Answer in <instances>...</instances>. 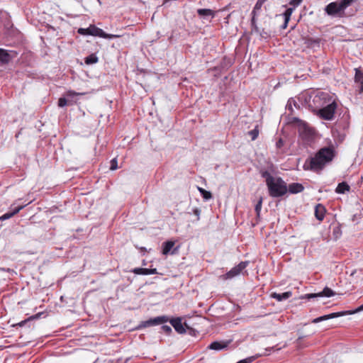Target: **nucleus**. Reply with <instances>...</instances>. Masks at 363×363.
I'll return each mask as SVG.
<instances>
[{
  "instance_id": "obj_1",
  "label": "nucleus",
  "mask_w": 363,
  "mask_h": 363,
  "mask_svg": "<svg viewBox=\"0 0 363 363\" xmlns=\"http://www.w3.org/2000/svg\"><path fill=\"white\" fill-rule=\"evenodd\" d=\"M335 147L333 144L320 148L313 157L308 159L304 164V169L320 173L325 167L330 163L335 157Z\"/></svg>"
},
{
  "instance_id": "obj_2",
  "label": "nucleus",
  "mask_w": 363,
  "mask_h": 363,
  "mask_svg": "<svg viewBox=\"0 0 363 363\" xmlns=\"http://www.w3.org/2000/svg\"><path fill=\"white\" fill-rule=\"evenodd\" d=\"M356 0H338L330 2L325 7V12L330 16L343 18L346 16L345 10Z\"/></svg>"
},
{
  "instance_id": "obj_3",
  "label": "nucleus",
  "mask_w": 363,
  "mask_h": 363,
  "mask_svg": "<svg viewBox=\"0 0 363 363\" xmlns=\"http://www.w3.org/2000/svg\"><path fill=\"white\" fill-rule=\"evenodd\" d=\"M269 194L274 198L281 197L288 191L286 183L281 178L276 177L268 185Z\"/></svg>"
},
{
  "instance_id": "obj_4",
  "label": "nucleus",
  "mask_w": 363,
  "mask_h": 363,
  "mask_svg": "<svg viewBox=\"0 0 363 363\" xmlns=\"http://www.w3.org/2000/svg\"><path fill=\"white\" fill-rule=\"evenodd\" d=\"M337 104L335 100L329 104H322V106L315 110V114L321 119L332 121L335 118Z\"/></svg>"
},
{
  "instance_id": "obj_5",
  "label": "nucleus",
  "mask_w": 363,
  "mask_h": 363,
  "mask_svg": "<svg viewBox=\"0 0 363 363\" xmlns=\"http://www.w3.org/2000/svg\"><path fill=\"white\" fill-rule=\"evenodd\" d=\"M77 32L79 34L83 35H93L109 39L113 38V35L106 33L102 29L95 26L94 25H90L86 28H80L78 29Z\"/></svg>"
},
{
  "instance_id": "obj_6",
  "label": "nucleus",
  "mask_w": 363,
  "mask_h": 363,
  "mask_svg": "<svg viewBox=\"0 0 363 363\" xmlns=\"http://www.w3.org/2000/svg\"><path fill=\"white\" fill-rule=\"evenodd\" d=\"M335 100L332 96L326 92L317 93L313 99V102L316 108L322 106V104H329L330 102Z\"/></svg>"
},
{
  "instance_id": "obj_7",
  "label": "nucleus",
  "mask_w": 363,
  "mask_h": 363,
  "mask_svg": "<svg viewBox=\"0 0 363 363\" xmlns=\"http://www.w3.org/2000/svg\"><path fill=\"white\" fill-rule=\"evenodd\" d=\"M249 264V262H241L238 265L232 268L229 272L223 276V279H230L239 275Z\"/></svg>"
},
{
  "instance_id": "obj_8",
  "label": "nucleus",
  "mask_w": 363,
  "mask_h": 363,
  "mask_svg": "<svg viewBox=\"0 0 363 363\" xmlns=\"http://www.w3.org/2000/svg\"><path fill=\"white\" fill-rule=\"evenodd\" d=\"M335 294V293L331 289L328 288V286H325L321 292L315 293V294H307L304 295L303 296H302V298L311 299L313 298L323 297V296L331 297V296H334Z\"/></svg>"
},
{
  "instance_id": "obj_9",
  "label": "nucleus",
  "mask_w": 363,
  "mask_h": 363,
  "mask_svg": "<svg viewBox=\"0 0 363 363\" xmlns=\"http://www.w3.org/2000/svg\"><path fill=\"white\" fill-rule=\"evenodd\" d=\"M16 52L13 51H7L4 49L0 48V64H8L13 58L16 57Z\"/></svg>"
},
{
  "instance_id": "obj_10",
  "label": "nucleus",
  "mask_w": 363,
  "mask_h": 363,
  "mask_svg": "<svg viewBox=\"0 0 363 363\" xmlns=\"http://www.w3.org/2000/svg\"><path fill=\"white\" fill-rule=\"evenodd\" d=\"M169 318L166 315L158 316L152 319H150L143 322L141 325L142 327H148L154 325H159L167 323L169 321Z\"/></svg>"
},
{
  "instance_id": "obj_11",
  "label": "nucleus",
  "mask_w": 363,
  "mask_h": 363,
  "mask_svg": "<svg viewBox=\"0 0 363 363\" xmlns=\"http://www.w3.org/2000/svg\"><path fill=\"white\" fill-rule=\"evenodd\" d=\"M347 313L348 312H343V311L332 313H330L328 315H322V316L318 317L316 318H314L312 320L311 323H318L323 320H329L331 318H335L345 315H347Z\"/></svg>"
},
{
  "instance_id": "obj_12",
  "label": "nucleus",
  "mask_w": 363,
  "mask_h": 363,
  "mask_svg": "<svg viewBox=\"0 0 363 363\" xmlns=\"http://www.w3.org/2000/svg\"><path fill=\"white\" fill-rule=\"evenodd\" d=\"M171 325L173 326L174 330L179 334H184L186 333V329L184 327L182 318H175L169 320Z\"/></svg>"
},
{
  "instance_id": "obj_13",
  "label": "nucleus",
  "mask_w": 363,
  "mask_h": 363,
  "mask_svg": "<svg viewBox=\"0 0 363 363\" xmlns=\"http://www.w3.org/2000/svg\"><path fill=\"white\" fill-rule=\"evenodd\" d=\"M325 212L326 210L323 205L318 203L315 206V216L318 220L322 221L324 219Z\"/></svg>"
},
{
  "instance_id": "obj_14",
  "label": "nucleus",
  "mask_w": 363,
  "mask_h": 363,
  "mask_svg": "<svg viewBox=\"0 0 363 363\" xmlns=\"http://www.w3.org/2000/svg\"><path fill=\"white\" fill-rule=\"evenodd\" d=\"M133 272L136 274L149 275V274H157V269H147V268H135Z\"/></svg>"
},
{
  "instance_id": "obj_15",
  "label": "nucleus",
  "mask_w": 363,
  "mask_h": 363,
  "mask_svg": "<svg viewBox=\"0 0 363 363\" xmlns=\"http://www.w3.org/2000/svg\"><path fill=\"white\" fill-rule=\"evenodd\" d=\"M292 296L291 291H286L282 294H277L274 292L271 294V297L276 299L278 301H282L284 300H286Z\"/></svg>"
},
{
  "instance_id": "obj_16",
  "label": "nucleus",
  "mask_w": 363,
  "mask_h": 363,
  "mask_svg": "<svg viewBox=\"0 0 363 363\" xmlns=\"http://www.w3.org/2000/svg\"><path fill=\"white\" fill-rule=\"evenodd\" d=\"M287 187L288 191L291 194H298L302 192L304 189L303 186L300 183H291Z\"/></svg>"
},
{
  "instance_id": "obj_17",
  "label": "nucleus",
  "mask_w": 363,
  "mask_h": 363,
  "mask_svg": "<svg viewBox=\"0 0 363 363\" xmlns=\"http://www.w3.org/2000/svg\"><path fill=\"white\" fill-rule=\"evenodd\" d=\"M229 344V342H218L215 341L211 343L208 348L213 350H220L226 348Z\"/></svg>"
},
{
  "instance_id": "obj_18",
  "label": "nucleus",
  "mask_w": 363,
  "mask_h": 363,
  "mask_svg": "<svg viewBox=\"0 0 363 363\" xmlns=\"http://www.w3.org/2000/svg\"><path fill=\"white\" fill-rule=\"evenodd\" d=\"M350 186H349V184L345 182H342L338 184L337 186L335 189V192L337 194H345L346 192L350 191Z\"/></svg>"
},
{
  "instance_id": "obj_19",
  "label": "nucleus",
  "mask_w": 363,
  "mask_h": 363,
  "mask_svg": "<svg viewBox=\"0 0 363 363\" xmlns=\"http://www.w3.org/2000/svg\"><path fill=\"white\" fill-rule=\"evenodd\" d=\"M265 1H267V0H257V1L256 2L255 6H254V9L252 11V21L253 22L254 20H255V16L257 14V13L261 10L263 4L265 3Z\"/></svg>"
},
{
  "instance_id": "obj_20",
  "label": "nucleus",
  "mask_w": 363,
  "mask_h": 363,
  "mask_svg": "<svg viewBox=\"0 0 363 363\" xmlns=\"http://www.w3.org/2000/svg\"><path fill=\"white\" fill-rule=\"evenodd\" d=\"M197 13L200 16H211L214 17L215 12L209 9H199L197 10Z\"/></svg>"
},
{
  "instance_id": "obj_21",
  "label": "nucleus",
  "mask_w": 363,
  "mask_h": 363,
  "mask_svg": "<svg viewBox=\"0 0 363 363\" xmlns=\"http://www.w3.org/2000/svg\"><path fill=\"white\" fill-rule=\"evenodd\" d=\"M260 174L261 176L265 179L267 186L276 178L272 176L271 174L267 170L261 171Z\"/></svg>"
},
{
  "instance_id": "obj_22",
  "label": "nucleus",
  "mask_w": 363,
  "mask_h": 363,
  "mask_svg": "<svg viewBox=\"0 0 363 363\" xmlns=\"http://www.w3.org/2000/svg\"><path fill=\"white\" fill-rule=\"evenodd\" d=\"M174 242L173 241H167L163 244L162 254L167 255L172 248L174 247Z\"/></svg>"
},
{
  "instance_id": "obj_23",
  "label": "nucleus",
  "mask_w": 363,
  "mask_h": 363,
  "mask_svg": "<svg viewBox=\"0 0 363 363\" xmlns=\"http://www.w3.org/2000/svg\"><path fill=\"white\" fill-rule=\"evenodd\" d=\"M98 62V57L95 54H91L84 58V62L86 65L95 64Z\"/></svg>"
},
{
  "instance_id": "obj_24",
  "label": "nucleus",
  "mask_w": 363,
  "mask_h": 363,
  "mask_svg": "<svg viewBox=\"0 0 363 363\" xmlns=\"http://www.w3.org/2000/svg\"><path fill=\"white\" fill-rule=\"evenodd\" d=\"M300 134L303 138L310 139L313 135V131L310 128H304Z\"/></svg>"
},
{
  "instance_id": "obj_25",
  "label": "nucleus",
  "mask_w": 363,
  "mask_h": 363,
  "mask_svg": "<svg viewBox=\"0 0 363 363\" xmlns=\"http://www.w3.org/2000/svg\"><path fill=\"white\" fill-rule=\"evenodd\" d=\"M354 79L356 82L360 83L362 84V90H363V72L356 69Z\"/></svg>"
},
{
  "instance_id": "obj_26",
  "label": "nucleus",
  "mask_w": 363,
  "mask_h": 363,
  "mask_svg": "<svg viewBox=\"0 0 363 363\" xmlns=\"http://www.w3.org/2000/svg\"><path fill=\"white\" fill-rule=\"evenodd\" d=\"M198 190L201 193L204 199L208 200L212 198V194L210 191H206L201 187H198Z\"/></svg>"
},
{
  "instance_id": "obj_27",
  "label": "nucleus",
  "mask_w": 363,
  "mask_h": 363,
  "mask_svg": "<svg viewBox=\"0 0 363 363\" xmlns=\"http://www.w3.org/2000/svg\"><path fill=\"white\" fill-rule=\"evenodd\" d=\"M247 134L251 137L252 140H256L259 135L258 126H255V128L249 131Z\"/></svg>"
},
{
  "instance_id": "obj_28",
  "label": "nucleus",
  "mask_w": 363,
  "mask_h": 363,
  "mask_svg": "<svg viewBox=\"0 0 363 363\" xmlns=\"http://www.w3.org/2000/svg\"><path fill=\"white\" fill-rule=\"evenodd\" d=\"M293 11L294 8H288L284 13V20H286V24H288Z\"/></svg>"
},
{
  "instance_id": "obj_29",
  "label": "nucleus",
  "mask_w": 363,
  "mask_h": 363,
  "mask_svg": "<svg viewBox=\"0 0 363 363\" xmlns=\"http://www.w3.org/2000/svg\"><path fill=\"white\" fill-rule=\"evenodd\" d=\"M40 313H38L36 315H32L30 317H29L28 319H26L24 320H22L21 321L20 323H17L16 325H18L20 327H22L26 323H27L28 321L30 320H35V319H37L40 317Z\"/></svg>"
},
{
  "instance_id": "obj_30",
  "label": "nucleus",
  "mask_w": 363,
  "mask_h": 363,
  "mask_svg": "<svg viewBox=\"0 0 363 363\" xmlns=\"http://www.w3.org/2000/svg\"><path fill=\"white\" fill-rule=\"evenodd\" d=\"M262 205V198L260 197L257 203L255 205V210L257 217H259Z\"/></svg>"
},
{
  "instance_id": "obj_31",
  "label": "nucleus",
  "mask_w": 363,
  "mask_h": 363,
  "mask_svg": "<svg viewBox=\"0 0 363 363\" xmlns=\"http://www.w3.org/2000/svg\"><path fill=\"white\" fill-rule=\"evenodd\" d=\"M28 203H25V204H22V205H20V206L14 208L13 209V211H11V213H13V216L17 214L21 210H22L23 208H25Z\"/></svg>"
},
{
  "instance_id": "obj_32",
  "label": "nucleus",
  "mask_w": 363,
  "mask_h": 363,
  "mask_svg": "<svg viewBox=\"0 0 363 363\" xmlns=\"http://www.w3.org/2000/svg\"><path fill=\"white\" fill-rule=\"evenodd\" d=\"M363 311V304L359 306L357 308H356L354 311H344L343 312H348L347 315L354 314L356 313H359L360 311Z\"/></svg>"
},
{
  "instance_id": "obj_33",
  "label": "nucleus",
  "mask_w": 363,
  "mask_h": 363,
  "mask_svg": "<svg viewBox=\"0 0 363 363\" xmlns=\"http://www.w3.org/2000/svg\"><path fill=\"white\" fill-rule=\"evenodd\" d=\"M82 94H83L82 93H77V92H76L74 91H71L70 90V91H67L65 95H66L67 97H68V98L70 97L71 98V97H73L74 96L82 95Z\"/></svg>"
},
{
  "instance_id": "obj_34",
  "label": "nucleus",
  "mask_w": 363,
  "mask_h": 363,
  "mask_svg": "<svg viewBox=\"0 0 363 363\" xmlns=\"http://www.w3.org/2000/svg\"><path fill=\"white\" fill-rule=\"evenodd\" d=\"M161 329L162 330V331L164 333H165L167 335H169L172 333V328L169 325H162Z\"/></svg>"
},
{
  "instance_id": "obj_35",
  "label": "nucleus",
  "mask_w": 363,
  "mask_h": 363,
  "mask_svg": "<svg viewBox=\"0 0 363 363\" xmlns=\"http://www.w3.org/2000/svg\"><path fill=\"white\" fill-rule=\"evenodd\" d=\"M13 215L11 212L6 213L0 217V220H4L13 217Z\"/></svg>"
},
{
  "instance_id": "obj_36",
  "label": "nucleus",
  "mask_w": 363,
  "mask_h": 363,
  "mask_svg": "<svg viewBox=\"0 0 363 363\" xmlns=\"http://www.w3.org/2000/svg\"><path fill=\"white\" fill-rule=\"evenodd\" d=\"M67 101L65 98H60L58 101V106L60 107H64L67 105Z\"/></svg>"
},
{
  "instance_id": "obj_37",
  "label": "nucleus",
  "mask_w": 363,
  "mask_h": 363,
  "mask_svg": "<svg viewBox=\"0 0 363 363\" xmlns=\"http://www.w3.org/2000/svg\"><path fill=\"white\" fill-rule=\"evenodd\" d=\"M302 2L301 0H291L290 2H289V4L290 5H292L294 6V8L298 6V5H300V4Z\"/></svg>"
},
{
  "instance_id": "obj_38",
  "label": "nucleus",
  "mask_w": 363,
  "mask_h": 363,
  "mask_svg": "<svg viewBox=\"0 0 363 363\" xmlns=\"http://www.w3.org/2000/svg\"><path fill=\"white\" fill-rule=\"evenodd\" d=\"M254 360L253 357H249L245 359L240 360L237 363H251Z\"/></svg>"
},
{
  "instance_id": "obj_39",
  "label": "nucleus",
  "mask_w": 363,
  "mask_h": 363,
  "mask_svg": "<svg viewBox=\"0 0 363 363\" xmlns=\"http://www.w3.org/2000/svg\"><path fill=\"white\" fill-rule=\"evenodd\" d=\"M284 145V141L281 138H279V140L276 143V146L277 148H281Z\"/></svg>"
},
{
  "instance_id": "obj_40",
  "label": "nucleus",
  "mask_w": 363,
  "mask_h": 363,
  "mask_svg": "<svg viewBox=\"0 0 363 363\" xmlns=\"http://www.w3.org/2000/svg\"><path fill=\"white\" fill-rule=\"evenodd\" d=\"M193 212L197 216V219L199 220L201 211L199 208H196L193 210Z\"/></svg>"
},
{
  "instance_id": "obj_41",
  "label": "nucleus",
  "mask_w": 363,
  "mask_h": 363,
  "mask_svg": "<svg viewBox=\"0 0 363 363\" xmlns=\"http://www.w3.org/2000/svg\"><path fill=\"white\" fill-rule=\"evenodd\" d=\"M110 169L113 170V160L110 161Z\"/></svg>"
},
{
  "instance_id": "obj_42",
  "label": "nucleus",
  "mask_w": 363,
  "mask_h": 363,
  "mask_svg": "<svg viewBox=\"0 0 363 363\" xmlns=\"http://www.w3.org/2000/svg\"><path fill=\"white\" fill-rule=\"evenodd\" d=\"M115 170L118 168L116 160H115V166H114Z\"/></svg>"
},
{
  "instance_id": "obj_43",
  "label": "nucleus",
  "mask_w": 363,
  "mask_h": 363,
  "mask_svg": "<svg viewBox=\"0 0 363 363\" xmlns=\"http://www.w3.org/2000/svg\"><path fill=\"white\" fill-rule=\"evenodd\" d=\"M286 26H287V24H286V20H284V23L283 28H286Z\"/></svg>"
}]
</instances>
